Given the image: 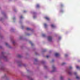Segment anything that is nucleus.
Returning <instances> with one entry per match:
<instances>
[{"mask_svg": "<svg viewBox=\"0 0 80 80\" xmlns=\"http://www.w3.org/2000/svg\"><path fill=\"white\" fill-rule=\"evenodd\" d=\"M48 40H49V42H51V41H52V37L49 36L48 37Z\"/></svg>", "mask_w": 80, "mask_h": 80, "instance_id": "nucleus-1", "label": "nucleus"}, {"mask_svg": "<svg viewBox=\"0 0 80 80\" xmlns=\"http://www.w3.org/2000/svg\"><path fill=\"white\" fill-rule=\"evenodd\" d=\"M52 68L53 69L52 72H55V66L54 65H53L52 66Z\"/></svg>", "mask_w": 80, "mask_h": 80, "instance_id": "nucleus-2", "label": "nucleus"}, {"mask_svg": "<svg viewBox=\"0 0 80 80\" xmlns=\"http://www.w3.org/2000/svg\"><path fill=\"white\" fill-rule=\"evenodd\" d=\"M55 57H58V56H60V54L58 53H55Z\"/></svg>", "mask_w": 80, "mask_h": 80, "instance_id": "nucleus-3", "label": "nucleus"}, {"mask_svg": "<svg viewBox=\"0 0 80 80\" xmlns=\"http://www.w3.org/2000/svg\"><path fill=\"white\" fill-rule=\"evenodd\" d=\"M45 18L47 19V20H50V18H49L48 17H45Z\"/></svg>", "mask_w": 80, "mask_h": 80, "instance_id": "nucleus-4", "label": "nucleus"}, {"mask_svg": "<svg viewBox=\"0 0 80 80\" xmlns=\"http://www.w3.org/2000/svg\"><path fill=\"white\" fill-rule=\"evenodd\" d=\"M51 26L52 28H55V26L53 24L51 25Z\"/></svg>", "mask_w": 80, "mask_h": 80, "instance_id": "nucleus-5", "label": "nucleus"}, {"mask_svg": "<svg viewBox=\"0 0 80 80\" xmlns=\"http://www.w3.org/2000/svg\"><path fill=\"white\" fill-rule=\"evenodd\" d=\"M26 30H31V29L29 28H26Z\"/></svg>", "mask_w": 80, "mask_h": 80, "instance_id": "nucleus-6", "label": "nucleus"}, {"mask_svg": "<svg viewBox=\"0 0 80 80\" xmlns=\"http://www.w3.org/2000/svg\"><path fill=\"white\" fill-rule=\"evenodd\" d=\"M76 78L77 79H78V80H79V79H80V78L77 76H76Z\"/></svg>", "mask_w": 80, "mask_h": 80, "instance_id": "nucleus-7", "label": "nucleus"}, {"mask_svg": "<svg viewBox=\"0 0 80 80\" xmlns=\"http://www.w3.org/2000/svg\"><path fill=\"white\" fill-rule=\"evenodd\" d=\"M29 42L31 44V45H32V46H33V44L32 43V42L30 41Z\"/></svg>", "mask_w": 80, "mask_h": 80, "instance_id": "nucleus-8", "label": "nucleus"}, {"mask_svg": "<svg viewBox=\"0 0 80 80\" xmlns=\"http://www.w3.org/2000/svg\"><path fill=\"white\" fill-rule=\"evenodd\" d=\"M47 24H46V23H45L44 24V27H45V28H46V27H47Z\"/></svg>", "mask_w": 80, "mask_h": 80, "instance_id": "nucleus-9", "label": "nucleus"}, {"mask_svg": "<svg viewBox=\"0 0 80 80\" xmlns=\"http://www.w3.org/2000/svg\"><path fill=\"white\" fill-rule=\"evenodd\" d=\"M77 69H80V67L79 66H77Z\"/></svg>", "mask_w": 80, "mask_h": 80, "instance_id": "nucleus-10", "label": "nucleus"}, {"mask_svg": "<svg viewBox=\"0 0 80 80\" xmlns=\"http://www.w3.org/2000/svg\"><path fill=\"white\" fill-rule=\"evenodd\" d=\"M40 7V6L38 4L37 5V8H38V7Z\"/></svg>", "mask_w": 80, "mask_h": 80, "instance_id": "nucleus-11", "label": "nucleus"}, {"mask_svg": "<svg viewBox=\"0 0 80 80\" xmlns=\"http://www.w3.org/2000/svg\"><path fill=\"white\" fill-rule=\"evenodd\" d=\"M18 57H19V58H20V57H21V55H18Z\"/></svg>", "mask_w": 80, "mask_h": 80, "instance_id": "nucleus-12", "label": "nucleus"}, {"mask_svg": "<svg viewBox=\"0 0 80 80\" xmlns=\"http://www.w3.org/2000/svg\"><path fill=\"white\" fill-rule=\"evenodd\" d=\"M42 37H45V34H42Z\"/></svg>", "mask_w": 80, "mask_h": 80, "instance_id": "nucleus-13", "label": "nucleus"}, {"mask_svg": "<svg viewBox=\"0 0 80 80\" xmlns=\"http://www.w3.org/2000/svg\"><path fill=\"white\" fill-rule=\"evenodd\" d=\"M68 73L69 74H70V75L72 74V72H68Z\"/></svg>", "mask_w": 80, "mask_h": 80, "instance_id": "nucleus-14", "label": "nucleus"}, {"mask_svg": "<svg viewBox=\"0 0 80 80\" xmlns=\"http://www.w3.org/2000/svg\"><path fill=\"white\" fill-rule=\"evenodd\" d=\"M60 7H63V5L61 4L60 5Z\"/></svg>", "mask_w": 80, "mask_h": 80, "instance_id": "nucleus-15", "label": "nucleus"}, {"mask_svg": "<svg viewBox=\"0 0 80 80\" xmlns=\"http://www.w3.org/2000/svg\"><path fill=\"white\" fill-rule=\"evenodd\" d=\"M65 63H64V62H63L62 64V65H65Z\"/></svg>", "mask_w": 80, "mask_h": 80, "instance_id": "nucleus-16", "label": "nucleus"}, {"mask_svg": "<svg viewBox=\"0 0 80 80\" xmlns=\"http://www.w3.org/2000/svg\"><path fill=\"white\" fill-rule=\"evenodd\" d=\"M69 69H72V67L70 66L69 67Z\"/></svg>", "mask_w": 80, "mask_h": 80, "instance_id": "nucleus-17", "label": "nucleus"}, {"mask_svg": "<svg viewBox=\"0 0 80 80\" xmlns=\"http://www.w3.org/2000/svg\"><path fill=\"white\" fill-rule=\"evenodd\" d=\"M20 19H22V18H23V17L22 16H21L20 18Z\"/></svg>", "mask_w": 80, "mask_h": 80, "instance_id": "nucleus-18", "label": "nucleus"}, {"mask_svg": "<svg viewBox=\"0 0 80 80\" xmlns=\"http://www.w3.org/2000/svg\"><path fill=\"white\" fill-rule=\"evenodd\" d=\"M63 79V77H60V79H61V80H62V79Z\"/></svg>", "mask_w": 80, "mask_h": 80, "instance_id": "nucleus-19", "label": "nucleus"}, {"mask_svg": "<svg viewBox=\"0 0 80 80\" xmlns=\"http://www.w3.org/2000/svg\"><path fill=\"white\" fill-rule=\"evenodd\" d=\"M2 54V55H4V52H2V53H1Z\"/></svg>", "mask_w": 80, "mask_h": 80, "instance_id": "nucleus-20", "label": "nucleus"}, {"mask_svg": "<svg viewBox=\"0 0 80 80\" xmlns=\"http://www.w3.org/2000/svg\"><path fill=\"white\" fill-rule=\"evenodd\" d=\"M46 57H47V58H48L49 57V56H46Z\"/></svg>", "mask_w": 80, "mask_h": 80, "instance_id": "nucleus-21", "label": "nucleus"}, {"mask_svg": "<svg viewBox=\"0 0 80 80\" xmlns=\"http://www.w3.org/2000/svg\"><path fill=\"white\" fill-rule=\"evenodd\" d=\"M35 62H37V59H35Z\"/></svg>", "mask_w": 80, "mask_h": 80, "instance_id": "nucleus-22", "label": "nucleus"}, {"mask_svg": "<svg viewBox=\"0 0 80 80\" xmlns=\"http://www.w3.org/2000/svg\"><path fill=\"white\" fill-rule=\"evenodd\" d=\"M6 46H8V43H6Z\"/></svg>", "mask_w": 80, "mask_h": 80, "instance_id": "nucleus-23", "label": "nucleus"}, {"mask_svg": "<svg viewBox=\"0 0 80 80\" xmlns=\"http://www.w3.org/2000/svg\"><path fill=\"white\" fill-rule=\"evenodd\" d=\"M67 56H68V55L67 54L65 55V57H67Z\"/></svg>", "mask_w": 80, "mask_h": 80, "instance_id": "nucleus-24", "label": "nucleus"}, {"mask_svg": "<svg viewBox=\"0 0 80 80\" xmlns=\"http://www.w3.org/2000/svg\"><path fill=\"white\" fill-rule=\"evenodd\" d=\"M74 74L77 75V73L76 72H74Z\"/></svg>", "mask_w": 80, "mask_h": 80, "instance_id": "nucleus-25", "label": "nucleus"}, {"mask_svg": "<svg viewBox=\"0 0 80 80\" xmlns=\"http://www.w3.org/2000/svg\"><path fill=\"white\" fill-rule=\"evenodd\" d=\"M45 51H46V50H44L43 51V52H45Z\"/></svg>", "mask_w": 80, "mask_h": 80, "instance_id": "nucleus-26", "label": "nucleus"}, {"mask_svg": "<svg viewBox=\"0 0 80 80\" xmlns=\"http://www.w3.org/2000/svg\"><path fill=\"white\" fill-rule=\"evenodd\" d=\"M12 43H15V42H12Z\"/></svg>", "mask_w": 80, "mask_h": 80, "instance_id": "nucleus-27", "label": "nucleus"}, {"mask_svg": "<svg viewBox=\"0 0 80 80\" xmlns=\"http://www.w3.org/2000/svg\"><path fill=\"white\" fill-rule=\"evenodd\" d=\"M24 12H26V11H24Z\"/></svg>", "mask_w": 80, "mask_h": 80, "instance_id": "nucleus-28", "label": "nucleus"}, {"mask_svg": "<svg viewBox=\"0 0 80 80\" xmlns=\"http://www.w3.org/2000/svg\"><path fill=\"white\" fill-rule=\"evenodd\" d=\"M14 19H15V18H13V19L14 20Z\"/></svg>", "mask_w": 80, "mask_h": 80, "instance_id": "nucleus-29", "label": "nucleus"}, {"mask_svg": "<svg viewBox=\"0 0 80 80\" xmlns=\"http://www.w3.org/2000/svg\"><path fill=\"white\" fill-rule=\"evenodd\" d=\"M28 35H29L28 34Z\"/></svg>", "mask_w": 80, "mask_h": 80, "instance_id": "nucleus-30", "label": "nucleus"}, {"mask_svg": "<svg viewBox=\"0 0 80 80\" xmlns=\"http://www.w3.org/2000/svg\"><path fill=\"white\" fill-rule=\"evenodd\" d=\"M34 18H35V17H34Z\"/></svg>", "mask_w": 80, "mask_h": 80, "instance_id": "nucleus-31", "label": "nucleus"}]
</instances>
